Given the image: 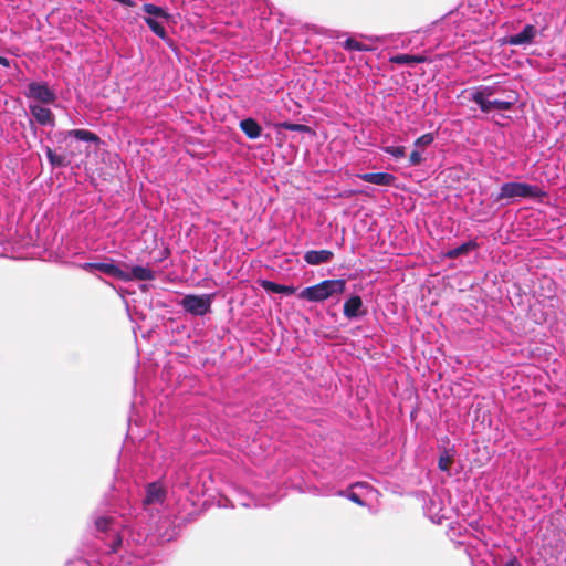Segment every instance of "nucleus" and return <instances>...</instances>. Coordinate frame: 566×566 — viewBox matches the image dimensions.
Masks as SVG:
<instances>
[{"label":"nucleus","mask_w":566,"mask_h":566,"mask_svg":"<svg viewBox=\"0 0 566 566\" xmlns=\"http://www.w3.org/2000/svg\"><path fill=\"white\" fill-rule=\"evenodd\" d=\"M345 289V280H325L318 284L303 289L297 296L301 300L319 303L335 295L343 294Z\"/></svg>","instance_id":"nucleus-1"},{"label":"nucleus","mask_w":566,"mask_h":566,"mask_svg":"<svg viewBox=\"0 0 566 566\" xmlns=\"http://www.w3.org/2000/svg\"><path fill=\"white\" fill-rule=\"evenodd\" d=\"M543 195L539 187L530 185L526 182H505L501 186L499 195L495 197V201L504 199H516V198H537Z\"/></svg>","instance_id":"nucleus-2"},{"label":"nucleus","mask_w":566,"mask_h":566,"mask_svg":"<svg viewBox=\"0 0 566 566\" xmlns=\"http://www.w3.org/2000/svg\"><path fill=\"white\" fill-rule=\"evenodd\" d=\"M166 490L158 482L148 484L146 495L143 500L144 510L153 515V512H159L166 501Z\"/></svg>","instance_id":"nucleus-3"},{"label":"nucleus","mask_w":566,"mask_h":566,"mask_svg":"<svg viewBox=\"0 0 566 566\" xmlns=\"http://www.w3.org/2000/svg\"><path fill=\"white\" fill-rule=\"evenodd\" d=\"M213 294L186 295L181 305L188 313L196 316H203L210 312Z\"/></svg>","instance_id":"nucleus-4"},{"label":"nucleus","mask_w":566,"mask_h":566,"mask_svg":"<svg viewBox=\"0 0 566 566\" xmlns=\"http://www.w3.org/2000/svg\"><path fill=\"white\" fill-rule=\"evenodd\" d=\"M119 526V522L113 516H99L95 520V527L97 531L105 533L109 532L112 535L108 553L117 552V548L122 544V535L118 534Z\"/></svg>","instance_id":"nucleus-5"},{"label":"nucleus","mask_w":566,"mask_h":566,"mask_svg":"<svg viewBox=\"0 0 566 566\" xmlns=\"http://www.w3.org/2000/svg\"><path fill=\"white\" fill-rule=\"evenodd\" d=\"M25 96L42 104H53L57 98L56 93L45 82H31Z\"/></svg>","instance_id":"nucleus-6"},{"label":"nucleus","mask_w":566,"mask_h":566,"mask_svg":"<svg viewBox=\"0 0 566 566\" xmlns=\"http://www.w3.org/2000/svg\"><path fill=\"white\" fill-rule=\"evenodd\" d=\"M516 97L510 93L505 98H485L482 102H474L479 105L483 113H491L492 111H509L515 104Z\"/></svg>","instance_id":"nucleus-7"},{"label":"nucleus","mask_w":566,"mask_h":566,"mask_svg":"<svg viewBox=\"0 0 566 566\" xmlns=\"http://www.w3.org/2000/svg\"><path fill=\"white\" fill-rule=\"evenodd\" d=\"M538 30L533 24H526L521 32L509 35L505 39V43L514 46H527L534 43V40L538 35Z\"/></svg>","instance_id":"nucleus-8"},{"label":"nucleus","mask_w":566,"mask_h":566,"mask_svg":"<svg viewBox=\"0 0 566 566\" xmlns=\"http://www.w3.org/2000/svg\"><path fill=\"white\" fill-rule=\"evenodd\" d=\"M504 92V88L499 84L480 85L469 91V98L472 102H482L485 98H493Z\"/></svg>","instance_id":"nucleus-9"},{"label":"nucleus","mask_w":566,"mask_h":566,"mask_svg":"<svg viewBox=\"0 0 566 566\" xmlns=\"http://www.w3.org/2000/svg\"><path fill=\"white\" fill-rule=\"evenodd\" d=\"M125 279L122 281H153L156 279V272L148 266L135 265L130 269V271H125Z\"/></svg>","instance_id":"nucleus-10"},{"label":"nucleus","mask_w":566,"mask_h":566,"mask_svg":"<svg viewBox=\"0 0 566 566\" xmlns=\"http://www.w3.org/2000/svg\"><path fill=\"white\" fill-rule=\"evenodd\" d=\"M29 109L33 118L42 126H54V114L48 107L30 104Z\"/></svg>","instance_id":"nucleus-11"},{"label":"nucleus","mask_w":566,"mask_h":566,"mask_svg":"<svg viewBox=\"0 0 566 566\" xmlns=\"http://www.w3.org/2000/svg\"><path fill=\"white\" fill-rule=\"evenodd\" d=\"M344 316L348 319L356 318L366 314L361 297L358 295L350 296L344 304Z\"/></svg>","instance_id":"nucleus-12"},{"label":"nucleus","mask_w":566,"mask_h":566,"mask_svg":"<svg viewBox=\"0 0 566 566\" xmlns=\"http://www.w3.org/2000/svg\"><path fill=\"white\" fill-rule=\"evenodd\" d=\"M361 180L377 186H394L396 177L389 172H366L357 176Z\"/></svg>","instance_id":"nucleus-13"},{"label":"nucleus","mask_w":566,"mask_h":566,"mask_svg":"<svg viewBox=\"0 0 566 566\" xmlns=\"http://www.w3.org/2000/svg\"><path fill=\"white\" fill-rule=\"evenodd\" d=\"M334 253L329 250H311L305 252L304 260L310 265H319L329 262Z\"/></svg>","instance_id":"nucleus-14"},{"label":"nucleus","mask_w":566,"mask_h":566,"mask_svg":"<svg viewBox=\"0 0 566 566\" xmlns=\"http://www.w3.org/2000/svg\"><path fill=\"white\" fill-rule=\"evenodd\" d=\"M240 128L250 139H256L261 136L262 128L253 118H245L240 122Z\"/></svg>","instance_id":"nucleus-15"},{"label":"nucleus","mask_w":566,"mask_h":566,"mask_svg":"<svg viewBox=\"0 0 566 566\" xmlns=\"http://www.w3.org/2000/svg\"><path fill=\"white\" fill-rule=\"evenodd\" d=\"M261 286L268 292L284 294V295H292L296 292V287L293 285H282V284H277L275 282L266 281V280L262 281Z\"/></svg>","instance_id":"nucleus-16"},{"label":"nucleus","mask_w":566,"mask_h":566,"mask_svg":"<svg viewBox=\"0 0 566 566\" xmlns=\"http://www.w3.org/2000/svg\"><path fill=\"white\" fill-rule=\"evenodd\" d=\"M95 270H98L109 276H113L115 279L122 280L125 279L126 275L124 274V270L119 266L115 265L114 263L108 262H98L96 263Z\"/></svg>","instance_id":"nucleus-17"},{"label":"nucleus","mask_w":566,"mask_h":566,"mask_svg":"<svg viewBox=\"0 0 566 566\" xmlns=\"http://www.w3.org/2000/svg\"><path fill=\"white\" fill-rule=\"evenodd\" d=\"M69 137H74L77 140L86 142V143H98L99 138L96 134L86 130V129H72L65 133V139Z\"/></svg>","instance_id":"nucleus-18"},{"label":"nucleus","mask_w":566,"mask_h":566,"mask_svg":"<svg viewBox=\"0 0 566 566\" xmlns=\"http://www.w3.org/2000/svg\"><path fill=\"white\" fill-rule=\"evenodd\" d=\"M391 63L403 65V64H418L423 63L426 57L422 55H409V54H398L394 55L389 60Z\"/></svg>","instance_id":"nucleus-19"},{"label":"nucleus","mask_w":566,"mask_h":566,"mask_svg":"<svg viewBox=\"0 0 566 566\" xmlns=\"http://www.w3.org/2000/svg\"><path fill=\"white\" fill-rule=\"evenodd\" d=\"M144 12L147 14V17H153L155 19H160L163 21H167L170 15L167 13L163 8L155 6L153 3H145L143 6Z\"/></svg>","instance_id":"nucleus-20"},{"label":"nucleus","mask_w":566,"mask_h":566,"mask_svg":"<svg viewBox=\"0 0 566 566\" xmlns=\"http://www.w3.org/2000/svg\"><path fill=\"white\" fill-rule=\"evenodd\" d=\"M144 21L157 36L160 39H166L167 33L164 25L161 24L163 20L155 19L153 17H145Z\"/></svg>","instance_id":"nucleus-21"},{"label":"nucleus","mask_w":566,"mask_h":566,"mask_svg":"<svg viewBox=\"0 0 566 566\" xmlns=\"http://www.w3.org/2000/svg\"><path fill=\"white\" fill-rule=\"evenodd\" d=\"M45 155L53 167H65L69 164L65 156L55 154L50 147H46Z\"/></svg>","instance_id":"nucleus-22"},{"label":"nucleus","mask_w":566,"mask_h":566,"mask_svg":"<svg viewBox=\"0 0 566 566\" xmlns=\"http://www.w3.org/2000/svg\"><path fill=\"white\" fill-rule=\"evenodd\" d=\"M474 248H475V243L473 241H469V242H465V243L450 250L447 253V255L451 259H454V258H458V256L471 251Z\"/></svg>","instance_id":"nucleus-23"},{"label":"nucleus","mask_w":566,"mask_h":566,"mask_svg":"<svg viewBox=\"0 0 566 566\" xmlns=\"http://www.w3.org/2000/svg\"><path fill=\"white\" fill-rule=\"evenodd\" d=\"M344 48L348 51H358V52L371 50V48H369V46L365 45L364 43L358 42L357 40L352 39V38L347 39L344 42Z\"/></svg>","instance_id":"nucleus-24"},{"label":"nucleus","mask_w":566,"mask_h":566,"mask_svg":"<svg viewBox=\"0 0 566 566\" xmlns=\"http://www.w3.org/2000/svg\"><path fill=\"white\" fill-rule=\"evenodd\" d=\"M382 150L397 159L406 156V148L403 146H385Z\"/></svg>","instance_id":"nucleus-25"},{"label":"nucleus","mask_w":566,"mask_h":566,"mask_svg":"<svg viewBox=\"0 0 566 566\" xmlns=\"http://www.w3.org/2000/svg\"><path fill=\"white\" fill-rule=\"evenodd\" d=\"M433 140H434L433 134H431V133L424 134L416 139L415 147L416 148L427 147V146L431 145L433 143Z\"/></svg>","instance_id":"nucleus-26"},{"label":"nucleus","mask_w":566,"mask_h":566,"mask_svg":"<svg viewBox=\"0 0 566 566\" xmlns=\"http://www.w3.org/2000/svg\"><path fill=\"white\" fill-rule=\"evenodd\" d=\"M451 462H452V459L449 454L444 453V454L440 455L439 463H438L439 469L441 471H448Z\"/></svg>","instance_id":"nucleus-27"},{"label":"nucleus","mask_w":566,"mask_h":566,"mask_svg":"<svg viewBox=\"0 0 566 566\" xmlns=\"http://www.w3.org/2000/svg\"><path fill=\"white\" fill-rule=\"evenodd\" d=\"M423 161V158H422V155L419 150H413L411 154H410V157H409V163L411 166H418L420 165L421 163Z\"/></svg>","instance_id":"nucleus-28"},{"label":"nucleus","mask_w":566,"mask_h":566,"mask_svg":"<svg viewBox=\"0 0 566 566\" xmlns=\"http://www.w3.org/2000/svg\"><path fill=\"white\" fill-rule=\"evenodd\" d=\"M282 127L291 132H304L307 129L305 125L292 123H283Z\"/></svg>","instance_id":"nucleus-29"},{"label":"nucleus","mask_w":566,"mask_h":566,"mask_svg":"<svg viewBox=\"0 0 566 566\" xmlns=\"http://www.w3.org/2000/svg\"><path fill=\"white\" fill-rule=\"evenodd\" d=\"M347 497H348L352 502H354V503H356V504H358V505H361V506H363V505H365L364 501H363V500H361V499H360L356 493H354V492L349 493V494L347 495Z\"/></svg>","instance_id":"nucleus-30"},{"label":"nucleus","mask_w":566,"mask_h":566,"mask_svg":"<svg viewBox=\"0 0 566 566\" xmlns=\"http://www.w3.org/2000/svg\"><path fill=\"white\" fill-rule=\"evenodd\" d=\"M503 566H522V564L514 557L506 562Z\"/></svg>","instance_id":"nucleus-31"},{"label":"nucleus","mask_w":566,"mask_h":566,"mask_svg":"<svg viewBox=\"0 0 566 566\" xmlns=\"http://www.w3.org/2000/svg\"><path fill=\"white\" fill-rule=\"evenodd\" d=\"M81 266H82V269H84L86 271H92V270H95L96 263H84Z\"/></svg>","instance_id":"nucleus-32"},{"label":"nucleus","mask_w":566,"mask_h":566,"mask_svg":"<svg viewBox=\"0 0 566 566\" xmlns=\"http://www.w3.org/2000/svg\"><path fill=\"white\" fill-rule=\"evenodd\" d=\"M118 2L125 7H134L135 6V2L133 0H118Z\"/></svg>","instance_id":"nucleus-33"},{"label":"nucleus","mask_w":566,"mask_h":566,"mask_svg":"<svg viewBox=\"0 0 566 566\" xmlns=\"http://www.w3.org/2000/svg\"><path fill=\"white\" fill-rule=\"evenodd\" d=\"M0 64L4 67H9L10 66V62L7 57H3V56H0Z\"/></svg>","instance_id":"nucleus-34"}]
</instances>
